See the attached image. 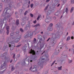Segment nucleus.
<instances>
[{"mask_svg": "<svg viewBox=\"0 0 74 74\" xmlns=\"http://www.w3.org/2000/svg\"><path fill=\"white\" fill-rule=\"evenodd\" d=\"M61 25H62V24L58 23L56 25V27H57V32L56 33V34H53V38H54V37H56V36H58L60 33L61 34H62L63 33L62 32V31H61L60 29V27Z\"/></svg>", "mask_w": 74, "mask_h": 74, "instance_id": "1", "label": "nucleus"}, {"mask_svg": "<svg viewBox=\"0 0 74 74\" xmlns=\"http://www.w3.org/2000/svg\"><path fill=\"white\" fill-rule=\"evenodd\" d=\"M8 8V9H7L5 13V15H4L3 16L4 18L3 19V21H5L6 18L8 19L10 18V16H11L10 15V14H9L10 13V12H8V11H10V9L9 8Z\"/></svg>", "mask_w": 74, "mask_h": 74, "instance_id": "2", "label": "nucleus"}, {"mask_svg": "<svg viewBox=\"0 0 74 74\" xmlns=\"http://www.w3.org/2000/svg\"><path fill=\"white\" fill-rule=\"evenodd\" d=\"M51 11L50 10H48V12L47 13V18L45 20V22H49V20H50V21H51L52 19V17L49 18V15L50 14H51Z\"/></svg>", "mask_w": 74, "mask_h": 74, "instance_id": "3", "label": "nucleus"}, {"mask_svg": "<svg viewBox=\"0 0 74 74\" xmlns=\"http://www.w3.org/2000/svg\"><path fill=\"white\" fill-rule=\"evenodd\" d=\"M1 63L3 66H1L0 67V70H3L4 69H5V68L7 67V64H6L5 62L4 61H2L1 62Z\"/></svg>", "mask_w": 74, "mask_h": 74, "instance_id": "4", "label": "nucleus"}, {"mask_svg": "<svg viewBox=\"0 0 74 74\" xmlns=\"http://www.w3.org/2000/svg\"><path fill=\"white\" fill-rule=\"evenodd\" d=\"M1 58L3 57L5 60H7L8 59V57H7V53H4L3 54H1Z\"/></svg>", "mask_w": 74, "mask_h": 74, "instance_id": "5", "label": "nucleus"}, {"mask_svg": "<svg viewBox=\"0 0 74 74\" xmlns=\"http://www.w3.org/2000/svg\"><path fill=\"white\" fill-rule=\"evenodd\" d=\"M33 34V33H31L30 32H27L26 33V35L25 36V38H27L30 36H32Z\"/></svg>", "mask_w": 74, "mask_h": 74, "instance_id": "6", "label": "nucleus"}, {"mask_svg": "<svg viewBox=\"0 0 74 74\" xmlns=\"http://www.w3.org/2000/svg\"><path fill=\"white\" fill-rule=\"evenodd\" d=\"M32 67H31L29 69V70H30L31 71L34 72L36 71H37V69H36V67H34L33 69H32Z\"/></svg>", "mask_w": 74, "mask_h": 74, "instance_id": "7", "label": "nucleus"}, {"mask_svg": "<svg viewBox=\"0 0 74 74\" xmlns=\"http://www.w3.org/2000/svg\"><path fill=\"white\" fill-rule=\"evenodd\" d=\"M29 53H32V55H34L36 54V52L34 50H33L32 49H31L30 51H29Z\"/></svg>", "mask_w": 74, "mask_h": 74, "instance_id": "8", "label": "nucleus"}, {"mask_svg": "<svg viewBox=\"0 0 74 74\" xmlns=\"http://www.w3.org/2000/svg\"><path fill=\"white\" fill-rule=\"evenodd\" d=\"M38 39H39V42H40V43H41V42L42 41V36L39 35L38 36Z\"/></svg>", "mask_w": 74, "mask_h": 74, "instance_id": "9", "label": "nucleus"}, {"mask_svg": "<svg viewBox=\"0 0 74 74\" xmlns=\"http://www.w3.org/2000/svg\"><path fill=\"white\" fill-rule=\"evenodd\" d=\"M6 29L7 30V35H8L9 34V30H10V27L9 26H8L6 27Z\"/></svg>", "mask_w": 74, "mask_h": 74, "instance_id": "10", "label": "nucleus"}, {"mask_svg": "<svg viewBox=\"0 0 74 74\" xmlns=\"http://www.w3.org/2000/svg\"><path fill=\"white\" fill-rule=\"evenodd\" d=\"M36 38H34L32 42V44H36Z\"/></svg>", "mask_w": 74, "mask_h": 74, "instance_id": "11", "label": "nucleus"}, {"mask_svg": "<svg viewBox=\"0 0 74 74\" xmlns=\"http://www.w3.org/2000/svg\"><path fill=\"white\" fill-rule=\"evenodd\" d=\"M28 27L29 29L30 28V25H29L28 26L27 25V26L24 28L25 30H27V29H28Z\"/></svg>", "mask_w": 74, "mask_h": 74, "instance_id": "12", "label": "nucleus"}, {"mask_svg": "<svg viewBox=\"0 0 74 74\" xmlns=\"http://www.w3.org/2000/svg\"><path fill=\"white\" fill-rule=\"evenodd\" d=\"M23 51L24 52H25L26 51V46H25L24 47H23Z\"/></svg>", "mask_w": 74, "mask_h": 74, "instance_id": "13", "label": "nucleus"}, {"mask_svg": "<svg viewBox=\"0 0 74 74\" xmlns=\"http://www.w3.org/2000/svg\"><path fill=\"white\" fill-rule=\"evenodd\" d=\"M41 17V15L39 14L38 15V17L37 18V21H39V19Z\"/></svg>", "mask_w": 74, "mask_h": 74, "instance_id": "14", "label": "nucleus"}, {"mask_svg": "<svg viewBox=\"0 0 74 74\" xmlns=\"http://www.w3.org/2000/svg\"><path fill=\"white\" fill-rule=\"evenodd\" d=\"M36 27H37V26H38V27H40V24H37L35 26H32V27H36Z\"/></svg>", "mask_w": 74, "mask_h": 74, "instance_id": "15", "label": "nucleus"}, {"mask_svg": "<svg viewBox=\"0 0 74 74\" xmlns=\"http://www.w3.org/2000/svg\"><path fill=\"white\" fill-rule=\"evenodd\" d=\"M70 39V36H69L67 38L66 41H69Z\"/></svg>", "mask_w": 74, "mask_h": 74, "instance_id": "16", "label": "nucleus"}, {"mask_svg": "<svg viewBox=\"0 0 74 74\" xmlns=\"http://www.w3.org/2000/svg\"><path fill=\"white\" fill-rule=\"evenodd\" d=\"M74 7H72L71 8V11H70V12L71 13V12H73V10H74Z\"/></svg>", "mask_w": 74, "mask_h": 74, "instance_id": "17", "label": "nucleus"}, {"mask_svg": "<svg viewBox=\"0 0 74 74\" xmlns=\"http://www.w3.org/2000/svg\"><path fill=\"white\" fill-rule=\"evenodd\" d=\"M14 70H15V68H14L13 66H12L11 70L12 71H14Z\"/></svg>", "mask_w": 74, "mask_h": 74, "instance_id": "18", "label": "nucleus"}, {"mask_svg": "<svg viewBox=\"0 0 74 74\" xmlns=\"http://www.w3.org/2000/svg\"><path fill=\"white\" fill-rule=\"evenodd\" d=\"M53 29L52 27H49L48 28V30H49V31H52Z\"/></svg>", "mask_w": 74, "mask_h": 74, "instance_id": "19", "label": "nucleus"}, {"mask_svg": "<svg viewBox=\"0 0 74 74\" xmlns=\"http://www.w3.org/2000/svg\"><path fill=\"white\" fill-rule=\"evenodd\" d=\"M2 5H3V4L2 3L0 4V11H1V9L2 8Z\"/></svg>", "mask_w": 74, "mask_h": 74, "instance_id": "20", "label": "nucleus"}, {"mask_svg": "<svg viewBox=\"0 0 74 74\" xmlns=\"http://www.w3.org/2000/svg\"><path fill=\"white\" fill-rule=\"evenodd\" d=\"M62 66H61L60 67H58V70H61L62 69Z\"/></svg>", "mask_w": 74, "mask_h": 74, "instance_id": "21", "label": "nucleus"}, {"mask_svg": "<svg viewBox=\"0 0 74 74\" xmlns=\"http://www.w3.org/2000/svg\"><path fill=\"white\" fill-rule=\"evenodd\" d=\"M48 6H49V5L48 4L47 5V6L45 7V10H47V9L48 8Z\"/></svg>", "mask_w": 74, "mask_h": 74, "instance_id": "22", "label": "nucleus"}, {"mask_svg": "<svg viewBox=\"0 0 74 74\" xmlns=\"http://www.w3.org/2000/svg\"><path fill=\"white\" fill-rule=\"evenodd\" d=\"M16 23L17 24V25H19V20H17L16 21Z\"/></svg>", "mask_w": 74, "mask_h": 74, "instance_id": "23", "label": "nucleus"}, {"mask_svg": "<svg viewBox=\"0 0 74 74\" xmlns=\"http://www.w3.org/2000/svg\"><path fill=\"white\" fill-rule=\"evenodd\" d=\"M20 31L22 32V33H23V29L22 28H21L20 29Z\"/></svg>", "mask_w": 74, "mask_h": 74, "instance_id": "24", "label": "nucleus"}, {"mask_svg": "<svg viewBox=\"0 0 74 74\" xmlns=\"http://www.w3.org/2000/svg\"><path fill=\"white\" fill-rule=\"evenodd\" d=\"M56 62V60L54 61L52 63V64L51 65V66H52L55 63V62Z\"/></svg>", "mask_w": 74, "mask_h": 74, "instance_id": "25", "label": "nucleus"}, {"mask_svg": "<svg viewBox=\"0 0 74 74\" xmlns=\"http://www.w3.org/2000/svg\"><path fill=\"white\" fill-rule=\"evenodd\" d=\"M68 11H69V10L68 9V8H66L65 10V12H66V13Z\"/></svg>", "mask_w": 74, "mask_h": 74, "instance_id": "26", "label": "nucleus"}, {"mask_svg": "<svg viewBox=\"0 0 74 74\" xmlns=\"http://www.w3.org/2000/svg\"><path fill=\"white\" fill-rule=\"evenodd\" d=\"M27 13V11H26L24 14V15H26Z\"/></svg>", "mask_w": 74, "mask_h": 74, "instance_id": "27", "label": "nucleus"}, {"mask_svg": "<svg viewBox=\"0 0 74 74\" xmlns=\"http://www.w3.org/2000/svg\"><path fill=\"white\" fill-rule=\"evenodd\" d=\"M2 1L3 2H5L6 1L7 2V1H8V0H2Z\"/></svg>", "mask_w": 74, "mask_h": 74, "instance_id": "28", "label": "nucleus"}, {"mask_svg": "<svg viewBox=\"0 0 74 74\" xmlns=\"http://www.w3.org/2000/svg\"><path fill=\"white\" fill-rule=\"evenodd\" d=\"M72 62H73V60H71L69 61V63H72Z\"/></svg>", "mask_w": 74, "mask_h": 74, "instance_id": "29", "label": "nucleus"}, {"mask_svg": "<svg viewBox=\"0 0 74 74\" xmlns=\"http://www.w3.org/2000/svg\"><path fill=\"white\" fill-rule=\"evenodd\" d=\"M52 26H53V24L52 23H51L49 25L50 27H52Z\"/></svg>", "mask_w": 74, "mask_h": 74, "instance_id": "30", "label": "nucleus"}, {"mask_svg": "<svg viewBox=\"0 0 74 74\" xmlns=\"http://www.w3.org/2000/svg\"><path fill=\"white\" fill-rule=\"evenodd\" d=\"M16 33L17 34V35H18V36L19 35V32L18 31H17Z\"/></svg>", "mask_w": 74, "mask_h": 74, "instance_id": "31", "label": "nucleus"}, {"mask_svg": "<svg viewBox=\"0 0 74 74\" xmlns=\"http://www.w3.org/2000/svg\"><path fill=\"white\" fill-rule=\"evenodd\" d=\"M30 6L31 8H33V4L32 3L31 4Z\"/></svg>", "mask_w": 74, "mask_h": 74, "instance_id": "32", "label": "nucleus"}, {"mask_svg": "<svg viewBox=\"0 0 74 74\" xmlns=\"http://www.w3.org/2000/svg\"><path fill=\"white\" fill-rule=\"evenodd\" d=\"M30 16H31V17H33V14H30Z\"/></svg>", "mask_w": 74, "mask_h": 74, "instance_id": "33", "label": "nucleus"}, {"mask_svg": "<svg viewBox=\"0 0 74 74\" xmlns=\"http://www.w3.org/2000/svg\"><path fill=\"white\" fill-rule=\"evenodd\" d=\"M8 5H9V7L10 8L11 7V3H10V4H8Z\"/></svg>", "mask_w": 74, "mask_h": 74, "instance_id": "34", "label": "nucleus"}, {"mask_svg": "<svg viewBox=\"0 0 74 74\" xmlns=\"http://www.w3.org/2000/svg\"><path fill=\"white\" fill-rule=\"evenodd\" d=\"M71 3H74V0H72L71 1Z\"/></svg>", "mask_w": 74, "mask_h": 74, "instance_id": "35", "label": "nucleus"}, {"mask_svg": "<svg viewBox=\"0 0 74 74\" xmlns=\"http://www.w3.org/2000/svg\"><path fill=\"white\" fill-rule=\"evenodd\" d=\"M14 60L15 61H16V60H17V58H14Z\"/></svg>", "mask_w": 74, "mask_h": 74, "instance_id": "36", "label": "nucleus"}, {"mask_svg": "<svg viewBox=\"0 0 74 74\" xmlns=\"http://www.w3.org/2000/svg\"><path fill=\"white\" fill-rule=\"evenodd\" d=\"M23 23V22H22L21 23V25H22V26H23V25H24L25 24V23Z\"/></svg>", "mask_w": 74, "mask_h": 74, "instance_id": "37", "label": "nucleus"}, {"mask_svg": "<svg viewBox=\"0 0 74 74\" xmlns=\"http://www.w3.org/2000/svg\"><path fill=\"white\" fill-rule=\"evenodd\" d=\"M50 1V0H47L46 1V3H48L49 1Z\"/></svg>", "mask_w": 74, "mask_h": 74, "instance_id": "38", "label": "nucleus"}, {"mask_svg": "<svg viewBox=\"0 0 74 74\" xmlns=\"http://www.w3.org/2000/svg\"><path fill=\"white\" fill-rule=\"evenodd\" d=\"M15 54H14L13 55V58H15Z\"/></svg>", "mask_w": 74, "mask_h": 74, "instance_id": "39", "label": "nucleus"}, {"mask_svg": "<svg viewBox=\"0 0 74 74\" xmlns=\"http://www.w3.org/2000/svg\"><path fill=\"white\" fill-rule=\"evenodd\" d=\"M37 31V28H36V27L35 28V30L33 32H36Z\"/></svg>", "mask_w": 74, "mask_h": 74, "instance_id": "40", "label": "nucleus"}, {"mask_svg": "<svg viewBox=\"0 0 74 74\" xmlns=\"http://www.w3.org/2000/svg\"><path fill=\"white\" fill-rule=\"evenodd\" d=\"M16 14H17V12H15V15L16 16H16Z\"/></svg>", "mask_w": 74, "mask_h": 74, "instance_id": "41", "label": "nucleus"}, {"mask_svg": "<svg viewBox=\"0 0 74 74\" xmlns=\"http://www.w3.org/2000/svg\"><path fill=\"white\" fill-rule=\"evenodd\" d=\"M36 23V20H35V21H34V23Z\"/></svg>", "mask_w": 74, "mask_h": 74, "instance_id": "42", "label": "nucleus"}, {"mask_svg": "<svg viewBox=\"0 0 74 74\" xmlns=\"http://www.w3.org/2000/svg\"><path fill=\"white\" fill-rule=\"evenodd\" d=\"M50 39V38H49L47 40V41H49V40Z\"/></svg>", "mask_w": 74, "mask_h": 74, "instance_id": "43", "label": "nucleus"}, {"mask_svg": "<svg viewBox=\"0 0 74 74\" xmlns=\"http://www.w3.org/2000/svg\"><path fill=\"white\" fill-rule=\"evenodd\" d=\"M71 38L72 40H73V38H74V37H73V36H72L71 37Z\"/></svg>", "mask_w": 74, "mask_h": 74, "instance_id": "44", "label": "nucleus"}, {"mask_svg": "<svg viewBox=\"0 0 74 74\" xmlns=\"http://www.w3.org/2000/svg\"><path fill=\"white\" fill-rule=\"evenodd\" d=\"M45 53V51H44V52L42 53V54H43V53Z\"/></svg>", "mask_w": 74, "mask_h": 74, "instance_id": "45", "label": "nucleus"}, {"mask_svg": "<svg viewBox=\"0 0 74 74\" xmlns=\"http://www.w3.org/2000/svg\"><path fill=\"white\" fill-rule=\"evenodd\" d=\"M9 47H11V45L9 44Z\"/></svg>", "mask_w": 74, "mask_h": 74, "instance_id": "46", "label": "nucleus"}, {"mask_svg": "<svg viewBox=\"0 0 74 74\" xmlns=\"http://www.w3.org/2000/svg\"><path fill=\"white\" fill-rule=\"evenodd\" d=\"M56 17H53L54 19H56Z\"/></svg>", "mask_w": 74, "mask_h": 74, "instance_id": "47", "label": "nucleus"}, {"mask_svg": "<svg viewBox=\"0 0 74 74\" xmlns=\"http://www.w3.org/2000/svg\"><path fill=\"white\" fill-rule=\"evenodd\" d=\"M12 60H11L10 61V62L12 63Z\"/></svg>", "mask_w": 74, "mask_h": 74, "instance_id": "48", "label": "nucleus"}, {"mask_svg": "<svg viewBox=\"0 0 74 74\" xmlns=\"http://www.w3.org/2000/svg\"><path fill=\"white\" fill-rule=\"evenodd\" d=\"M73 53L74 54V49H73Z\"/></svg>", "mask_w": 74, "mask_h": 74, "instance_id": "49", "label": "nucleus"}, {"mask_svg": "<svg viewBox=\"0 0 74 74\" xmlns=\"http://www.w3.org/2000/svg\"><path fill=\"white\" fill-rule=\"evenodd\" d=\"M41 34H43V32H40Z\"/></svg>", "mask_w": 74, "mask_h": 74, "instance_id": "50", "label": "nucleus"}, {"mask_svg": "<svg viewBox=\"0 0 74 74\" xmlns=\"http://www.w3.org/2000/svg\"><path fill=\"white\" fill-rule=\"evenodd\" d=\"M30 61V62H33V60H31Z\"/></svg>", "mask_w": 74, "mask_h": 74, "instance_id": "51", "label": "nucleus"}, {"mask_svg": "<svg viewBox=\"0 0 74 74\" xmlns=\"http://www.w3.org/2000/svg\"><path fill=\"white\" fill-rule=\"evenodd\" d=\"M72 47H73V48H74V45H72Z\"/></svg>", "mask_w": 74, "mask_h": 74, "instance_id": "52", "label": "nucleus"}, {"mask_svg": "<svg viewBox=\"0 0 74 74\" xmlns=\"http://www.w3.org/2000/svg\"><path fill=\"white\" fill-rule=\"evenodd\" d=\"M39 32H40V31H37L36 33H39Z\"/></svg>", "mask_w": 74, "mask_h": 74, "instance_id": "53", "label": "nucleus"}, {"mask_svg": "<svg viewBox=\"0 0 74 74\" xmlns=\"http://www.w3.org/2000/svg\"><path fill=\"white\" fill-rule=\"evenodd\" d=\"M60 5V4H58V5L57 7H59Z\"/></svg>", "mask_w": 74, "mask_h": 74, "instance_id": "54", "label": "nucleus"}, {"mask_svg": "<svg viewBox=\"0 0 74 74\" xmlns=\"http://www.w3.org/2000/svg\"><path fill=\"white\" fill-rule=\"evenodd\" d=\"M10 49L11 50H12V49H12V48L11 47L10 48Z\"/></svg>", "mask_w": 74, "mask_h": 74, "instance_id": "55", "label": "nucleus"}, {"mask_svg": "<svg viewBox=\"0 0 74 74\" xmlns=\"http://www.w3.org/2000/svg\"><path fill=\"white\" fill-rule=\"evenodd\" d=\"M30 5H29L27 7V8H29V7Z\"/></svg>", "mask_w": 74, "mask_h": 74, "instance_id": "56", "label": "nucleus"}, {"mask_svg": "<svg viewBox=\"0 0 74 74\" xmlns=\"http://www.w3.org/2000/svg\"><path fill=\"white\" fill-rule=\"evenodd\" d=\"M12 33H11V34H10V35H11V36H13V34H12Z\"/></svg>", "mask_w": 74, "mask_h": 74, "instance_id": "57", "label": "nucleus"}, {"mask_svg": "<svg viewBox=\"0 0 74 74\" xmlns=\"http://www.w3.org/2000/svg\"><path fill=\"white\" fill-rule=\"evenodd\" d=\"M30 1H29L28 2V4H30Z\"/></svg>", "mask_w": 74, "mask_h": 74, "instance_id": "58", "label": "nucleus"}, {"mask_svg": "<svg viewBox=\"0 0 74 74\" xmlns=\"http://www.w3.org/2000/svg\"><path fill=\"white\" fill-rule=\"evenodd\" d=\"M11 19H9V22H10V20Z\"/></svg>", "mask_w": 74, "mask_h": 74, "instance_id": "59", "label": "nucleus"}, {"mask_svg": "<svg viewBox=\"0 0 74 74\" xmlns=\"http://www.w3.org/2000/svg\"><path fill=\"white\" fill-rule=\"evenodd\" d=\"M16 47H19V45H17Z\"/></svg>", "mask_w": 74, "mask_h": 74, "instance_id": "60", "label": "nucleus"}, {"mask_svg": "<svg viewBox=\"0 0 74 74\" xmlns=\"http://www.w3.org/2000/svg\"><path fill=\"white\" fill-rule=\"evenodd\" d=\"M16 42H18V40H16Z\"/></svg>", "mask_w": 74, "mask_h": 74, "instance_id": "61", "label": "nucleus"}, {"mask_svg": "<svg viewBox=\"0 0 74 74\" xmlns=\"http://www.w3.org/2000/svg\"><path fill=\"white\" fill-rule=\"evenodd\" d=\"M44 58H42V60H44Z\"/></svg>", "mask_w": 74, "mask_h": 74, "instance_id": "62", "label": "nucleus"}, {"mask_svg": "<svg viewBox=\"0 0 74 74\" xmlns=\"http://www.w3.org/2000/svg\"><path fill=\"white\" fill-rule=\"evenodd\" d=\"M71 51V49H70L69 50V51Z\"/></svg>", "mask_w": 74, "mask_h": 74, "instance_id": "63", "label": "nucleus"}, {"mask_svg": "<svg viewBox=\"0 0 74 74\" xmlns=\"http://www.w3.org/2000/svg\"><path fill=\"white\" fill-rule=\"evenodd\" d=\"M40 68H42V66H40Z\"/></svg>", "mask_w": 74, "mask_h": 74, "instance_id": "64", "label": "nucleus"}]
</instances>
